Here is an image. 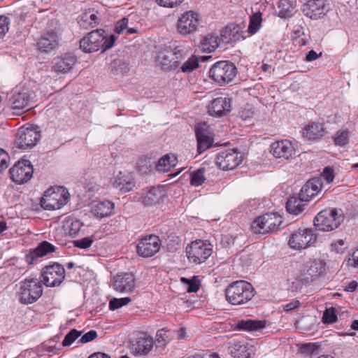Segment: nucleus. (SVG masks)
I'll list each match as a JSON object with an SVG mask.
<instances>
[{
    "label": "nucleus",
    "mask_w": 358,
    "mask_h": 358,
    "mask_svg": "<svg viewBox=\"0 0 358 358\" xmlns=\"http://www.w3.org/2000/svg\"><path fill=\"white\" fill-rule=\"evenodd\" d=\"M282 224V217L274 213L258 217L252 223V229L257 234L265 235L277 231Z\"/></svg>",
    "instance_id": "nucleus-5"
},
{
    "label": "nucleus",
    "mask_w": 358,
    "mask_h": 358,
    "mask_svg": "<svg viewBox=\"0 0 358 358\" xmlns=\"http://www.w3.org/2000/svg\"><path fill=\"white\" fill-rule=\"evenodd\" d=\"M322 175L327 183L331 182L334 179V170L330 167H325Z\"/></svg>",
    "instance_id": "nucleus-59"
},
{
    "label": "nucleus",
    "mask_w": 358,
    "mask_h": 358,
    "mask_svg": "<svg viewBox=\"0 0 358 358\" xmlns=\"http://www.w3.org/2000/svg\"><path fill=\"white\" fill-rule=\"evenodd\" d=\"M55 250V247L52 244L48 241H43L37 248L25 255V261L29 266L36 264L41 257L53 252Z\"/></svg>",
    "instance_id": "nucleus-19"
},
{
    "label": "nucleus",
    "mask_w": 358,
    "mask_h": 358,
    "mask_svg": "<svg viewBox=\"0 0 358 358\" xmlns=\"http://www.w3.org/2000/svg\"><path fill=\"white\" fill-rule=\"evenodd\" d=\"M196 140L201 138L213 136L210 127L206 122L199 123L195 128Z\"/></svg>",
    "instance_id": "nucleus-42"
},
{
    "label": "nucleus",
    "mask_w": 358,
    "mask_h": 358,
    "mask_svg": "<svg viewBox=\"0 0 358 358\" xmlns=\"http://www.w3.org/2000/svg\"><path fill=\"white\" fill-rule=\"evenodd\" d=\"M36 95L33 92H24V108L29 106V103L34 102Z\"/></svg>",
    "instance_id": "nucleus-61"
},
{
    "label": "nucleus",
    "mask_w": 358,
    "mask_h": 358,
    "mask_svg": "<svg viewBox=\"0 0 358 358\" xmlns=\"http://www.w3.org/2000/svg\"><path fill=\"white\" fill-rule=\"evenodd\" d=\"M99 18L91 10L86 11L80 16L78 23L80 25L87 28V26L94 27L99 23Z\"/></svg>",
    "instance_id": "nucleus-37"
},
{
    "label": "nucleus",
    "mask_w": 358,
    "mask_h": 358,
    "mask_svg": "<svg viewBox=\"0 0 358 358\" xmlns=\"http://www.w3.org/2000/svg\"><path fill=\"white\" fill-rule=\"evenodd\" d=\"M205 171V168H201L192 173L190 180L192 185L198 187L203 183L206 180L204 176Z\"/></svg>",
    "instance_id": "nucleus-41"
},
{
    "label": "nucleus",
    "mask_w": 358,
    "mask_h": 358,
    "mask_svg": "<svg viewBox=\"0 0 358 358\" xmlns=\"http://www.w3.org/2000/svg\"><path fill=\"white\" fill-rule=\"evenodd\" d=\"M45 198H41V206L45 210L60 209L69 200L68 191L61 187L58 192H53L50 196L45 194Z\"/></svg>",
    "instance_id": "nucleus-11"
},
{
    "label": "nucleus",
    "mask_w": 358,
    "mask_h": 358,
    "mask_svg": "<svg viewBox=\"0 0 358 358\" xmlns=\"http://www.w3.org/2000/svg\"><path fill=\"white\" fill-rule=\"evenodd\" d=\"M321 56H322V52H320L319 54H317L315 50H311L307 53L305 60L308 62H313V61L316 60Z\"/></svg>",
    "instance_id": "nucleus-63"
},
{
    "label": "nucleus",
    "mask_w": 358,
    "mask_h": 358,
    "mask_svg": "<svg viewBox=\"0 0 358 358\" xmlns=\"http://www.w3.org/2000/svg\"><path fill=\"white\" fill-rule=\"evenodd\" d=\"M24 149L35 146L41 138V131L36 125L27 124L24 125Z\"/></svg>",
    "instance_id": "nucleus-26"
},
{
    "label": "nucleus",
    "mask_w": 358,
    "mask_h": 358,
    "mask_svg": "<svg viewBox=\"0 0 358 358\" xmlns=\"http://www.w3.org/2000/svg\"><path fill=\"white\" fill-rule=\"evenodd\" d=\"M324 263L320 260H315L312 262L308 273L312 277L319 276L324 270Z\"/></svg>",
    "instance_id": "nucleus-45"
},
{
    "label": "nucleus",
    "mask_w": 358,
    "mask_h": 358,
    "mask_svg": "<svg viewBox=\"0 0 358 358\" xmlns=\"http://www.w3.org/2000/svg\"><path fill=\"white\" fill-rule=\"evenodd\" d=\"M301 305V302L298 300H293L291 302L283 306V309L285 311H291L293 310Z\"/></svg>",
    "instance_id": "nucleus-62"
},
{
    "label": "nucleus",
    "mask_w": 358,
    "mask_h": 358,
    "mask_svg": "<svg viewBox=\"0 0 358 358\" xmlns=\"http://www.w3.org/2000/svg\"><path fill=\"white\" fill-rule=\"evenodd\" d=\"M322 321L324 323L332 324L337 321V316L335 313V308L326 309L323 313Z\"/></svg>",
    "instance_id": "nucleus-51"
},
{
    "label": "nucleus",
    "mask_w": 358,
    "mask_h": 358,
    "mask_svg": "<svg viewBox=\"0 0 358 358\" xmlns=\"http://www.w3.org/2000/svg\"><path fill=\"white\" fill-rule=\"evenodd\" d=\"M238 73L236 65L229 61L215 62L209 69V77L220 86H224L234 80Z\"/></svg>",
    "instance_id": "nucleus-3"
},
{
    "label": "nucleus",
    "mask_w": 358,
    "mask_h": 358,
    "mask_svg": "<svg viewBox=\"0 0 358 358\" xmlns=\"http://www.w3.org/2000/svg\"><path fill=\"white\" fill-rule=\"evenodd\" d=\"M124 66V69L126 71L128 69L127 68V66L125 65L124 62H123L122 60L120 59H115L111 63V67L112 69H115V72L114 73L115 74H118L119 73V70L117 69V67L118 66Z\"/></svg>",
    "instance_id": "nucleus-64"
},
{
    "label": "nucleus",
    "mask_w": 358,
    "mask_h": 358,
    "mask_svg": "<svg viewBox=\"0 0 358 358\" xmlns=\"http://www.w3.org/2000/svg\"><path fill=\"white\" fill-rule=\"evenodd\" d=\"M231 110V101L227 97L214 99L208 107V113L215 117H222Z\"/></svg>",
    "instance_id": "nucleus-21"
},
{
    "label": "nucleus",
    "mask_w": 358,
    "mask_h": 358,
    "mask_svg": "<svg viewBox=\"0 0 358 358\" xmlns=\"http://www.w3.org/2000/svg\"><path fill=\"white\" fill-rule=\"evenodd\" d=\"M183 50L176 45V42L169 43L164 50L160 52L157 56L158 62L165 70L171 69L182 58Z\"/></svg>",
    "instance_id": "nucleus-7"
},
{
    "label": "nucleus",
    "mask_w": 358,
    "mask_h": 358,
    "mask_svg": "<svg viewBox=\"0 0 358 358\" xmlns=\"http://www.w3.org/2000/svg\"><path fill=\"white\" fill-rule=\"evenodd\" d=\"M8 154L3 149L0 148V172L8 167Z\"/></svg>",
    "instance_id": "nucleus-60"
},
{
    "label": "nucleus",
    "mask_w": 358,
    "mask_h": 358,
    "mask_svg": "<svg viewBox=\"0 0 358 358\" xmlns=\"http://www.w3.org/2000/svg\"><path fill=\"white\" fill-rule=\"evenodd\" d=\"M21 164L22 159H20L9 170L10 178L16 185L22 184V166Z\"/></svg>",
    "instance_id": "nucleus-39"
},
{
    "label": "nucleus",
    "mask_w": 358,
    "mask_h": 358,
    "mask_svg": "<svg viewBox=\"0 0 358 358\" xmlns=\"http://www.w3.org/2000/svg\"><path fill=\"white\" fill-rule=\"evenodd\" d=\"M220 41L217 36L208 34L201 38L199 48L202 52L210 53L217 48Z\"/></svg>",
    "instance_id": "nucleus-29"
},
{
    "label": "nucleus",
    "mask_w": 358,
    "mask_h": 358,
    "mask_svg": "<svg viewBox=\"0 0 358 358\" xmlns=\"http://www.w3.org/2000/svg\"><path fill=\"white\" fill-rule=\"evenodd\" d=\"M324 134V125L319 122H310L303 129V136L308 140H320Z\"/></svg>",
    "instance_id": "nucleus-28"
},
{
    "label": "nucleus",
    "mask_w": 358,
    "mask_h": 358,
    "mask_svg": "<svg viewBox=\"0 0 358 358\" xmlns=\"http://www.w3.org/2000/svg\"><path fill=\"white\" fill-rule=\"evenodd\" d=\"M161 6L173 8L180 5L183 0H155Z\"/></svg>",
    "instance_id": "nucleus-57"
},
{
    "label": "nucleus",
    "mask_w": 358,
    "mask_h": 358,
    "mask_svg": "<svg viewBox=\"0 0 358 358\" xmlns=\"http://www.w3.org/2000/svg\"><path fill=\"white\" fill-rule=\"evenodd\" d=\"M114 203L110 201H100L94 204L92 208V213L94 216L102 218L110 216L113 213Z\"/></svg>",
    "instance_id": "nucleus-30"
},
{
    "label": "nucleus",
    "mask_w": 358,
    "mask_h": 358,
    "mask_svg": "<svg viewBox=\"0 0 358 358\" xmlns=\"http://www.w3.org/2000/svg\"><path fill=\"white\" fill-rule=\"evenodd\" d=\"M243 157L242 153L237 150H226L217 154L216 164L223 170H232L241 163Z\"/></svg>",
    "instance_id": "nucleus-10"
},
{
    "label": "nucleus",
    "mask_w": 358,
    "mask_h": 358,
    "mask_svg": "<svg viewBox=\"0 0 358 358\" xmlns=\"http://www.w3.org/2000/svg\"><path fill=\"white\" fill-rule=\"evenodd\" d=\"M213 143V136L201 138L197 141V150L199 154H201L208 148H210Z\"/></svg>",
    "instance_id": "nucleus-46"
},
{
    "label": "nucleus",
    "mask_w": 358,
    "mask_h": 358,
    "mask_svg": "<svg viewBox=\"0 0 358 358\" xmlns=\"http://www.w3.org/2000/svg\"><path fill=\"white\" fill-rule=\"evenodd\" d=\"M82 334V331L76 329H71L64 337L62 344L63 346L71 345Z\"/></svg>",
    "instance_id": "nucleus-47"
},
{
    "label": "nucleus",
    "mask_w": 358,
    "mask_h": 358,
    "mask_svg": "<svg viewBox=\"0 0 358 358\" xmlns=\"http://www.w3.org/2000/svg\"><path fill=\"white\" fill-rule=\"evenodd\" d=\"M34 168L29 160L24 159V183L30 180L33 177Z\"/></svg>",
    "instance_id": "nucleus-52"
},
{
    "label": "nucleus",
    "mask_w": 358,
    "mask_h": 358,
    "mask_svg": "<svg viewBox=\"0 0 358 358\" xmlns=\"http://www.w3.org/2000/svg\"><path fill=\"white\" fill-rule=\"evenodd\" d=\"M270 152L275 158L289 159L296 155L294 144L289 140L273 142L270 146Z\"/></svg>",
    "instance_id": "nucleus-14"
},
{
    "label": "nucleus",
    "mask_w": 358,
    "mask_h": 358,
    "mask_svg": "<svg viewBox=\"0 0 358 358\" xmlns=\"http://www.w3.org/2000/svg\"><path fill=\"white\" fill-rule=\"evenodd\" d=\"M213 245L203 241L192 242L186 248L187 257L190 262L200 264L204 262L212 254Z\"/></svg>",
    "instance_id": "nucleus-6"
},
{
    "label": "nucleus",
    "mask_w": 358,
    "mask_h": 358,
    "mask_svg": "<svg viewBox=\"0 0 358 358\" xmlns=\"http://www.w3.org/2000/svg\"><path fill=\"white\" fill-rule=\"evenodd\" d=\"M262 13H255L252 14L250 17L249 26L248 28V32L250 35H253L256 34L262 26Z\"/></svg>",
    "instance_id": "nucleus-40"
},
{
    "label": "nucleus",
    "mask_w": 358,
    "mask_h": 358,
    "mask_svg": "<svg viewBox=\"0 0 358 358\" xmlns=\"http://www.w3.org/2000/svg\"><path fill=\"white\" fill-rule=\"evenodd\" d=\"M93 243V240L90 237H85L82 239L74 241V245L82 249L89 248Z\"/></svg>",
    "instance_id": "nucleus-55"
},
{
    "label": "nucleus",
    "mask_w": 358,
    "mask_h": 358,
    "mask_svg": "<svg viewBox=\"0 0 358 358\" xmlns=\"http://www.w3.org/2000/svg\"><path fill=\"white\" fill-rule=\"evenodd\" d=\"M97 337V333L95 330H90L85 334L78 341L79 343H87L92 341Z\"/></svg>",
    "instance_id": "nucleus-56"
},
{
    "label": "nucleus",
    "mask_w": 358,
    "mask_h": 358,
    "mask_svg": "<svg viewBox=\"0 0 358 358\" xmlns=\"http://www.w3.org/2000/svg\"><path fill=\"white\" fill-rule=\"evenodd\" d=\"M266 327L265 320H240L236 324L237 329L243 331H259Z\"/></svg>",
    "instance_id": "nucleus-34"
},
{
    "label": "nucleus",
    "mask_w": 358,
    "mask_h": 358,
    "mask_svg": "<svg viewBox=\"0 0 358 358\" xmlns=\"http://www.w3.org/2000/svg\"><path fill=\"white\" fill-rule=\"evenodd\" d=\"M154 341L151 337L145 336L138 338L132 349L134 353L136 355H147L152 350Z\"/></svg>",
    "instance_id": "nucleus-32"
},
{
    "label": "nucleus",
    "mask_w": 358,
    "mask_h": 358,
    "mask_svg": "<svg viewBox=\"0 0 358 358\" xmlns=\"http://www.w3.org/2000/svg\"><path fill=\"white\" fill-rule=\"evenodd\" d=\"M322 187V179L320 178H313L305 183L299 192V195L301 196V199H305L306 202H308L318 194Z\"/></svg>",
    "instance_id": "nucleus-22"
},
{
    "label": "nucleus",
    "mask_w": 358,
    "mask_h": 358,
    "mask_svg": "<svg viewBox=\"0 0 358 358\" xmlns=\"http://www.w3.org/2000/svg\"><path fill=\"white\" fill-rule=\"evenodd\" d=\"M256 292L251 283L245 280H237L231 283L225 289V297L233 306H243L255 296Z\"/></svg>",
    "instance_id": "nucleus-1"
},
{
    "label": "nucleus",
    "mask_w": 358,
    "mask_h": 358,
    "mask_svg": "<svg viewBox=\"0 0 358 358\" xmlns=\"http://www.w3.org/2000/svg\"><path fill=\"white\" fill-rule=\"evenodd\" d=\"M129 20L127 17H123L120 20L117 21L115 27V32L120 34L128 28Z\"/></svg>",
    "instance_id": "nucleus-54"
},
{
    "label": "nucleus",
    "mask_w": 358,
    "mask_h": 358,
    "mask_svg": "<svg viewBox=\"0 0 358 358\" xmlns=\"http://www.w3.org/2000/svg\"><path fill=\"white\" fill-rule=\"evenodd\" d=\"M131 301L130 297L113 298L109 302V308L110 310H115L128 304Z\"/></svg>",
    "instance_id": "nucleus-48"
},
{
    "label": "nucleus",
    "mask_w": 358,
    "mask_h": 358,
    "mask_svg": "<svg viewBox=\"0 0 358 358\" xmlns=\"http://www.w3.org/2000/svg\"><path fill=\"white\" fill-rule=\"evenodd\" d=\"M43 294L41 282L36 278L24 280V303H32Z\"/></svg>",
    "instance_id": "nucleus-16"
},
{
    "label": "nucleus",
    "mask_w": 358,
    "mask_h": 358,
    "mask_svg": "<svg viewBox=\"0 0 358 358\" xmlns=\"http://www.w3.org/2000/svg\"><path fill=\"white\" fill-rule=\"evenodd\" d=\"M177 163V158L173 155H166L159 159L157 165V170L162 172H168L173 168Z\"/></svg>",
    "instance_id": "nucleus-36"
},
{
    "label": "nucleus",
    "mask_w": 358,
    "mask_h": 358,
    "mask_svg": "<svg viewBox=\"0 0 358 358\" xmlns=\"http://www.w3.org/2000/svg\"><path fill=\"white\" fill-rule=\"evenodd\" d=\"M22 86L17 85L11 92L10 102L13 113L21 115L22 114Z\"/></svg>",
    "instance_id": "nucleus-31"
},
{
    "label": "nucleus",
    "mask_w": 358,
    "mask_h": 358,
    "mask_svg": "<svg viewBox=\"0 0 358 358\" xmlns=\"http://www.w3.org/2000/svg\"><path fill=\"white\" fill-rule=\"evenodd\" d=\"M113 287L119 292L131 293L135 287V278L132 273H124L114 278Z\"/></svg>",
    "instance_id": "nucleus-20"
},
{
    "label": "nucleus",
    "mask_w": 358,
    "mask_h": 358,
    "mask_svg": "<svg viewBox=\"0 0 358 358\" xmlns=\"http://www.w3.org/2000/svg\"><path fill=\"white\" fill-rule=\"evenodd\" d=\"M10 20L6 16H0V39L3 38L9 30Z\"/></svg>",
    "instance_id": "nucleus-53"
},
{
    "label": "nucleus",
    "mask_w": 358,
    "mask_h": 358,
    "mask_svg": "<svg viewBox=\"0 0 358 358\" xmlns=\"http://www.w3.org/2000/svg\"><path fill=\"white\" fill-rule=\"evenodd\" d=\"M306 202L305 199H301V196H290L286 203V208L289 213L298 215L303 212Z\"/></svg>",
    "instance_id": "nucleus-33"
},
{
    "label": "nucleus",
    "mask_w": 358,
    "mask_h": 358,
    "mask_svg": "<svg viewBox=\"0 0 358 358\" xmlns=\"http://www.w3.org/2000/svg\"><path fill=\"white\" fill-rule=\"evenodd\" d=\"M113 185L122 193H126L134 187V177L131 173L120 172L115 178Z\"/></svg>",
    "instance_id": "nucleus-27"
},
{
    "label": "nucleus",
    "mask_w": 358,
    "mask_h": 358,
    "mask_svg": "<svg viewBox=\"0 0 358 358\" xmlns=\"http://www.w3.org/2000/svg\"><path fill=\"white\" fill-rule=\"evenodd\" d=\"M181 282L187 285L188 292H196L200 287V282L197 276H194L192 279L181 278Z\"/></svg>",
    "instance_id": "nucleus-43"
},
{
    "label": "nucleus",
    "mask_w": 358,
    "mask_h": 358,
    "mask_svg": "<svg viewBox=\"0 0 358 358\" xmlns=\"http://www.w3.org/2000/svg\"><path fill=\"white\" fill-rule=\"evenodd\" d=\"M62 38L58 33L52 29L47 30L38 40L37 47L39 51L50 53L57 50L59 45Z\"/></svg>",
    "instance_id": "nucleus-12"
},
{
    "label": "nucleus",
    "mask_w": 358,
    "mask_h": 358,
    "mask_svg": "<svg viewBox=\"0 0 358 358\" xmlns=\"http://www.w3.org/2000/svg\"><path fill=\"white\" fill-rule=\"evenodd\" d=\"M228 352L234 358H250L251 353L244 341H232L228 343Z\"/></svg>",
    "instance_id": "nucleus-25"
},
{
    "label": "nucleus",
    "mask_w": 358,
    "mask_h": 358,
    "mask_svg": "<svg viewBox=\"0 0 358 358\" xmlns=\"http://www.w3.org/2000/svg\"><path fill=\"white\" fill-rule=\"evenodd\" d=\"M76 59L71 55L57 57L52 62V71L57 73H66L75 65Z\"/></svg>",
    "instance_id": "nucleus-24"
},
{
    "label": "nucleus",
    "mask_w": 358,
    "mask_h": 358,
    "mask_svg": "<svg viewBox=\"0 0 358 358\" xmlns=\"http://www.w3.org/2000/svg\"><path fill=\"white\" fill-rule=\"evenodd\" d=\"M42 282L46 287L59 286L65 278V269L58 263L45 266L42 273Z\"/></svg>",
    "instance_id": "nucleus-8"
},
{
    "label": "nucleus",
    "mask_w": 358,
    "mask_h": 358,
    "mask_svg": "<svg viewBox=\"0 0 358 358\" xmlns=\"http://www.w3.org/2000/svg\"><path fill=\"white\" fill-rule=\"evenodd\" d=\"M166 191L162 186L152 187L141 196L142 203L146 206L161 204L166 199Z\"/></svg>",
    "instance_id": "nucleus-18"
},
{
    "label": "nucleus",
    "mask_w": 358,
    "mask_h": 358,
    "mask_svg": "<svg viewBox=\"0 0 358 358\" xmlns=\"http://www.w3.org/2000/svg\"><path fill=\"white\" fill-rule=\"evenodd\" d=\"M199 18L196 13L189 11L184 13L178 21V31L183 36L194 33L198 27Z\"/></svg>",
    "instance_id": "nucleus-15"
},
{
    "label": "nucleus",
    "mask_w": 358,
    "mask_h": 358,
    "mask_svg": "<svg viewBox=\"0 0 358 358\" xmlns=\"http://www.w3.org/2000/svg\"><path fill=\"white\" fill-rule=\"evenodd\" d=\"M83 225L80 220L75 217H66L64 221V229L70 236H76L78 234L81 227Z\"/></svg>",
    "instance_id": "nucleus-35"
},
{
    "label": "nucleus",
    "mask_w": 358,
    "mask_h": 358,
    "mask_svg": "<svg viewBox=\"0 0 358 358\" xmlns=\"http://www.w3.org/2000/svg\"><path fill=\"white\" fill-rule=\"evenodd\" d=\"M255 115V108L251 104H246L239 111V116L243 120H248L253 117Z\"/></svg>",
    "instance_id": "nucleus-50"
},
{
    "label": "nucleus",
    "mask_w": 358,
    "mask_h": 358,
    "mask_svg": "<svg viewBox=\"0 0 358 358\" xmlns=\"http://www.w3.org/2000/svg\"><path fill=\"white\" fill-rule=\"evenodd\" d=\"M105 34V31L103 29H96L91 31L80 40V49L85 52H96L100 49H102V52H104L110 49L113 46L116 37L114 35L107 37Z\"/></svg>",
    "instance_id": "nucleus-2"
},
{
    "label": "nucleus",
    "mask_w": 358,
    "mask_h": 358,
    "mask_svg": "<svg viewBox=\"0 0 358 358\" xmlns=\"http://www.w3.org/2000/svg\"><path fill=\"white\" fill-rule=\"evenodd\" d=\"M334 143L336 145L345 146L349 143V134L348 130L340 129L334 136Z\"/></svg>",
    "instance_id": "nucleus-44"
},
{
    "label": "nucleus",
    "mask_w": 358,
    "mask_h": 358,
    "mask_svg": "<svg viewBox=\"0 0 358 358\" xmlns=\"http://www.w3.org/2000/svg\"><path fill=\"white\" fill-rule=\"evenodd\" d=\"M303 13L312 20H318L325 15L327 10L324 0H309L303 6Z\"/></svg>",
    "instance_id": "nucleus-17"
},
{
    "label": "nucleus",
    "mask_w": 358,
    "mask_h": 358,
    "mask_svg": "<svg viewBox=\"0 0 358 358\" xmlns=\"http://www.w3.org/2000/svg\"><path fill=\"white\" fill-rule=\"evenodd\" d=\"M317 235L310 229L299 230L293 233L289 239V245L295 250H302L313 245Z\"/></svg>",
    "instance_id": "nucleus-9"
},
{
    "label": "nucleus",
    "mask_w": 358,
    "mask_h": 358,
    "mask_svg": "<svg viewBox=\"0 0 358 358\" xmlns=\"http://www.w3.org/2000/svg\"><path fill=\"white\" fill-rule=\"evenodd\" d=\"M220 36V40L224 43H231L245 38L242 27L236 24H228L222 30Z\"/></svg>",
    "instance_id": "nucleus-23"
},
{
    "label": "nucleus",
    "mask_w": 358,
    "mask_h": 358,
    "mask_svg": "<svg viewBox=\"0 0 358 358\" xmlns=\"http://www.w3.org/2000/svg\"><path fill=\"white\" fill-rule=\"evenodd\" d=\"M318 349V345L315 343H304L301 347V351L306 354H313Z\"/></svg>",
    "instance_id": "nucleus-58"
},
{
    "label": "nucleus",
    "mask_w": 358,
    "mask_h": 358,
    "mask_svg": "<svg viewBox=\"0 0 358 358\" xmlns=\"http://www.w3.org/2000/svg\"><path fill=\"white\" fill-rule=\"evenodd\" d=\"M278 15L281 18H287L292 15L294 7L289 0H280L278 3Z\"/></svg>",
    "instance_id": "nucleus-38"
},
{
    "label": "nucleus",
    "mask_w": 358,
    "mask_h": 358,
    "mask_svg": "<svg viewBox=\"0 0 358 358\" xmlns=\"http://www.w3.org/2000/svg\"><path fill=\"white\" fill-rule=\"evenodd\" d=\"M343 220L341 210L329 208L320 211L316 215L314 225L318 231H330L338 228Z\"/></svg>",
    "instance_id": "nucleus-4"
},
{
    "label": "nucleus",
    "mask_w": 358,
    "mask_h": 358,
    "mask_svg": "<svg viewBox=\"0 0 358 358\" xmlns=\"http://www.w3.org/2000/svg\"><path fill=\"white\" fill-rule=\"evenodd\" d=\"M161 241L157 236L150 235L143 238L137 245L138 254L143 257L154 256L160 250Z\"/></svg>",
    "instance_id": "nucleus-13"
},
{
    "label": "nucleus",
    "mask_w": 358,
    "mask_h": 358,
    "mask_svg": "<svg viewBox=\"0 0 358 358\" xmlns=\"http://www.w3.org/2000/svg\"><path fill=\"white\" fill-rule=\"evenodd\" d=\"M199 66V59L195 56H192L187 61H186L181 69L183 72H191Z\"/></svg>",
    "instance_id": "nucleus-49"
}]
</instances>
